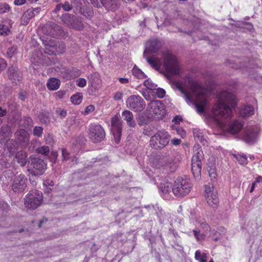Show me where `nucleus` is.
<instances>
[{
    "label": "nucleus",
    "mask_w": 262,
    "mask_h": 262,
    "mask_svg": "<svg viewBox=\"0 0 262 262\" xmlns=\"http://www.w3.org/2000/svg\"><path fill=\"white\" fill-rule=\"evenodd\" d=\"M189 90L186 92L183 86V83L179 81H174L173 85L183 94L184 97L188 104H193L199 113L204 111L207 101L205 99V90L199 83L194 80L189 82Z\"/></svg>",
    "instance_id": "1"
},
{
    "label": "nucleus",
    "mask_w": 262,
    "mask_h": 262,
    "mask_svg": "<svg viewBox=\"0 0 262 262\" xmlns=\"http://www.w3.org/2000/svg\"><path fill=\"white\" fill-rule=\"evenodd\" d=\"M236 104V97L234 94L227 91L220 93L219 102L213 108L212 113L221 127L230 119L232 115V108L235 107Z\"/></svg>",
    "instance_id": "2"
},
{
    "label": "nucleus",
    "mask_w": 262,
    "mask_h": 262,
    "mask_svg": "<svg viewBox=\"0 0 262 262\" xmlns=\"http://www.w3.org/2000/svg\"><path fill=\"white\" fill-rule=\"evenodd\" d=\"M161 46L160 41L157 39L150 40L146 43V49L144 52V57L147 62L156 70H159L162 66L161 60L157 57H148L146 56L147 53L156 52Z\"/></svg>",
    "instance_id": "3"
},
{
    "label": "nucleus",
    "mask_w": 262,
    "mask_h": 262,
    "mask_svg": "<svg viewBox=\"0 0 262 262\" xmlns=\"http://www.w3.org/2000/svg\"><path fill=\"white\" fill-rule=\"evenodd\" d=\"M163 66L169 75H178L180 73V65L176 57L169 51L163 54Z\"/></svg>",
    "instance_id": "4"
},
{
    "label": "nucleus",
    "mask_w": 262,
    "mask_h": 262,
    "mask_svg": "<svg viewBox=\"0 0 262 262\" xmlns=\"http://www.w3.org/2000/svg\"><path fill=\"white\" fill-rule=\"evenodd\" d=\"M193 155L192 157L191 170L195 179L201 177L202 160L204 158L203 152L199 144H195L193 147Z\"/></svg>",
    "instance_id": "5"
},
{
    "label": "nucleus",
    "mask_w": 262,
    "mask_h": 262,
    "mask_svg": "<svg viewBox=\"0 0 262 262\" xmlns=\"http://www.w3.org/2000/svg\"><path fill=\"white\" fill-rule=\"evenodd\" d=\"M171 136L168 132L165 130H159L150 138V145L156 149H162L169 143Z\"/></svg>",
    "instance_id": "6"
},
{
    "label": "nucleus",
    "mask_w": 262,
    "mask_h": 262,
    "mask_svg": "<svg viewBox=\"0 0 262 262\" xmlns=\"http://www.w3.org/2000/svg\"><path fill=\"white\" fill-rule=\"evenodd\" d=\"M191 188V184L188 180L179 178L174 181L172 191L176 196L183 197L189 193Z\"/></svg>",
    "instance_id": "7"
},
{
    "label": "nucleus",
    "mask_w": 262,
    "mask_h": 262,
    "mask_svg": "<svg viewBox=\"0 0 262 262\" xmlns=\"http://www.w3.org/2000/svg\"><path fill=\"white\" fill-rule=\"evenodd\" d=\"M24 200L26 208L35 209L42 203V193L38 190H32L26 196Z\"/></svg>",
    "instance_id": "8"
},
{
    "label": "nucleus",
    "mask_w": 262,
    "mask_h": 262,
    "mask_svg": "<svg viewBox=\"0 0 262 262\" xmlns=\"http://www.w3.org/2000/svg\"><path fill=\"white\" fill-rule=\"evenodd\" d=\"M46 168L45 163L42 160L37 158H31L28 164L29 175L40 176L43 173Z\"/></svg>",
    "instance_id": "9"
},
{
    "label": "nucleus",
    "mask_w": 262,
    "mask_h": 262,
    "mask_svg": "<svg viewBox=\"0 0 262 262\" xmlns=\"http://www.w3.org/2000/svg\"><path fill=\"white\" fill-rule=\"evenodd\" d=\"M147 111L158 119H162L165 114L164 105L158 100L151 101L148 105Z\"/></svg>",
    "instance_id": "10"
},
{
    "label": "nucleus",
    "mask_w": 262,
    "mask_h": 262,
    "mask_svg": "<svg viewBox=\"0 0 262 262\" xmlns=\"http://www.w3.org/2000/svg\"><path fill=\"white\" fill-rule=\"evenodd\" d=\"M105 132L103 127L96 124H91L89 127V136L93 142L101 141L105 137Z\"/></svg>",
    "instance_id": "11"
},
{
    "label": "nucleus",
    "mask_w": 262,
    "mask_h": 262,
    "mask_svg": "<svg viewBox=\"0 0 262 262\" xmlns=\"http://www.w3.org/2000/svg\"><path fill=\"white\" fill-rule=\"evenodd\" d=\"M127 107L135 112H141L145 107L144 100L140 96L132 95L126 101Z\"/></svg>",
    "instance_id": "12"
},
{
    "label": "nucleus",
    "mask_w": 262,
    "mask_h": 262,
    "mask_svg": "<svg viewBox=\"0 0 262 262\" xmlns=\"http://www.w3.org/2000/svg\"><path fill=\"white\" fill-rule=\"evenodd\" d=\"M205 197L208 204L212 208H216L219 203L216 190L212 186H205Z\"/></svg>",
    "instance_id": "13"
},
{
    "label": "nucleus",
    "mask_w": 262,
    "mask_h": 262,
    "mask_svg": "<svg viewBox=\"0 0 262 262\" xmlns=\"http://www.w3.org/2000/svg\"><path fill=\"white\" fill-rule=\"evenodd\" d=\"M84 4L83 0H74L72 2V8L75 13L82 14L86 17H90L93 14L92 9L90 7L84 9L83 7Z\"/></svg>",
    "instance_id": "14"
},
{
    "label": "nucleus",
    "mask_w": 262,
    "mask_h": 262,
    "mask_svg": "<svg viewBox=\"0 0 262 262\" xmlns=\"http://www.w3.org/2000/svg\"><path fill=\"white\" fill-rule=\"evenodd\" d=\"M112 132L114 135L115 142L118 143L121 135L122 123L119 116L115 115L112 118Z\"/></svg>",
    "instance_id": "15"
},
{
    "label": "nucleus",
    "mask_w": 262,
    "mask_h": 262,
    "mask_svg": "<svg viewBox=\"0 0 262 262\" xmlns=\"http://www.w3.org/2000/svg\"><path fill=\"white\" fill-rule=\"evenodd\" d=\"M27 179L25 175L20 174L16 176L12 184V189L15 192H21L27 186Z\"/></svg>",
    "instance_id": "16"
},
{
    "label": "nucleus",
    "mask_w": 262,
    "mask_h": 262,
    "mask_svg": "<svg viewBox=\"0 0 262 262\" xmlns=\"http://www.w3.org/2000/svg\"><path fill=\"white\" fill-rule=\"evenodd\" d=\"M40 10L41 9L39 7L31 8L25 11L21 18V24L23 25H27L32 17L40 12Z\"/></svg>",
    "instance_id": "17"
},
{
    "label": "nucleus",
    "mask_w": 262,
    "mask_h": 262,
    "mask_svg": "<svg viewBox=\"0 0 262 262\" xmlns=\"http://www.w3.org/2000/svg\"><path fill=\"white\" fill-rule=\"evenodd\" d=\"M44 43L46 47L45 53L49 55L59 54L63 53L65 50V46L63 43L59 44L58 47H57V45H49L48 43Z\"/></svg>",
    "instance_id": "18"
},
{
    "label": "nucleus",
    "mask_w": 262,
    "mask_h": 262,
    "mask_svg": "<svg viewBox=\"0 0 262 262\" xmlns=\"http://www.w3.org/2000/svg\"><path fill=\"white\" fill-rule=\"evenodd\" d=\"M8 76L14 85L17 84L21 79L17 69L14 67H11L9 68Z\"/></svg>",
    "instance_id": "19"
},
{
    "label": "nucleus",
    "mask_w": 262,
    "mask_h": 262,
    "mask_svg": "<svg viewBox=\"0 0 262 262\" xmlns=\"http://www.w3.org/2000/svg\"><path fill=\"white\" fill-rule=\"evenodd\" d=\"M163 169L169 172L174 171L178 166L177 163L174 161L173 157L166 159L163 161Z\"/></svg>",
    "instance_id": "20"
},
{
    "label": "nucleus",
    "mask_w": 262,
    "mask_h": 262,
    "mask_svg": "<svg viewBox=\"0 0 262 262\" xmlns=\"http://www.w3.org/2000/svg\"><path fill=\"white\" fill-rule=\"evenodd\" d=\"M89 84L95 90H97L100 87L101 80L99 75L97 73H94L87 76Z\"/></svg>",
    "instance_id": "21"
},
{
    "label": "nucleus",
    "mask_w": 262,
    "mask_h": 262,
    "mask_svg": "<svg viewBox=\"0 0 262 262\" xmlns=\"http://www.w3.org/2000/svg\"><path fill=\"white\" fill-rule=\"evenodd\" d=\"M103 6L107 10H114L118 8L120 4L119 0H100Z\"/></svg>",
    "instance_id": "22"
},
{
    "label": "nucleus",
    "mask_w": 262,
    "mask_h": 262,
    "mask_svg": "<svg viewBox=\"0 0 262 262\" xmlns=\"http://www.w3.org/2000/svg\"><path fill=\"white\" fill-rule=\"evenodd\" d=\"M257 136V129L252 131L248 130L245 133L244 139L245 141L248 143H253L256 141Z\"/></svg>",
    "instance_id": "23"
},
{
    "label": "nucleus",
    "mask_w": 262,
    "mask_h": 262,
    "mask_svg": "<svg viewBox=\"0 0 262 262\" xmlns=\"http://www.w3.org/2000/svg\"><path fill=\"white\" fill-rule=\"evenodd\" d=\"M122 116L124 120L126 121L127 124L130 127H135L136 122L133 121V115L131 112L128 110L123 111L122 113Z\"/></svg>",
    "instance_id": "24"
},
{
    "label": "nucleus",
    "mask_w": 262,
    "mask_h": 262,
    "mask_svg": "<svg viewBox=\"0 0 262 262\" xmlns=\"http://www.w3.org/2000/svg\"><path fill=\"white\" fill-rule=\"evenodd\" d=\"M60 84V80L55 78H51L48 80L47 86L49 90L55 91L59 88Z\"/></svg>",
    "instance_id": "25"
},
{
    "label": "nucleus",
    "mask_w": 262,
    "mask_h": 262,
    "mask_svg": "<svg viewBox=\"0 0 262 262\" xmlns=\"http://www.w3.org/2000/svg\"><path fill=\"white\" fill-rule=\"evenodd\" d=\"M254 114V108L250 105L243 106L239 110V114L241 116L246 117L252 115Z\"/></svg>",
    "instance_id": "26"
},
{
    "label": "nucleus",
    "mask_w": 262,
    "mask_h": 262,
    "mask_svg": "<svg viewBox=\"0 0 262 262\" xmlns=\"http://www.w3.org/2000/svg\"><path fill=\"white\" fill-rule=\"evenodd\" d=\"M27 157L26 153L22 150L18 151L15 156L17 163L22 167L24 166L27 163Z\"/></svg>",
    "instance_id": "27"
},
{
    "label": "nucleus",
    "mask_w": 262,
    "mask_h": 262,
    "mask_svg": "<svg viewBox=\"0 0 262 262\" xmlns=\"http://www.w3.org/2000/svg\"><path fill=\"white\" fill-rule=\"evenodd\" d=\"M7 150L10 154V157L13 156L17 150V144L13 140H8L6 143Z\"/></svg>",
    "instance_id": "28"
},
{
    "label": "nucleus",
    "mask_w": 262,
    "mask_h": 262,
    "mask_svg": "<svg viewBox=\"0 0 262 262\" xmlns=\"http://www.w3.org/2000/svg\"><path fill=\"white\" fill-rule=\"evenodd\" d=\"M18 140L20 142H26L28 141L29 135L27 132L24 129L18 130L15 134Z\"/></svg>",
    "instance_id": "29"
},
{
    "label": "nucleus",
    "mask_w": 262,
    "mask_h": 262,
    "mask_svg": "<svg viewBox=\"0 0 262 262\" xmlns=\"http://www.w3.org/2000/svg\"><path fill=\"white\" fill-rule=\"evenodd\" d=\"M243 127V124L242 123L236 121L230 125L228 131L232 134H235L239 132Z\"/></svg>",
    "instance_id": "30"
},
{
    "label": "nucleus",
    "mask_w": 262,
    "mask_h": 262,
    "mask_svg": "<svg viewBox=\"0 0 262 262\" xmlns=\"http://www.w3.org/2000/svg\"><path fill=\"white\" fill-rule=\"evenodd\" d=\"M10 129L8 126L3 125L0 129V140H3L9 137Z\"/></svg>",
    "instance_id": "31"
},
{
    "label": "nucleus",
    "mask_w": 262,
    "mask_h": 262,
    "mask_svg": "<svg viewBox=\"0 0 262 262\" xmlns=\"http://www.w3.org/2000/svg\"><path fill=\"white\" fill-rule=\"evenodd\" d=\"M82 98V94L78 93L72 96L71 97V100L73 104L78 105L81 102Z\"/></svg>",
    "instance_id": "32"
},
{
    "label": "nucleus",
    "mask_w": 262,
    "mask_h": 262,
    "mask_svg": "<svg viewBox=\"0 0 262 262\" xmlns=\"http://www.w3.org/2000/svg\"><path fill=\"white\" fill-rule=\"evenodd\" d=\"M195 258L199 262H206L207 254L205 253H201L200 250H197L195 253Z\"/></svg>",
    "instance_id": "33"
},
{
    "label": "nucleus",
    "mask_w": 262,
    "mask_h": 262,
    "mask_svg": "<svg viewBox=\"0 0 262 262\" xmlns=\"http://www.w3.org/2000/svg\"><path fill=\"white\" fill-rule=\"evenodd\" d=\"M133 74L136 77L140 79H143L145 78L146 76L144 73L139 69L136 67H134L132 70Z\"/></svg>",
    "instance_id": "34"
},
{
    "label": "nucleus",
    "mask_w": 262,
    "mask_h": 262,
    "mask_svg": "<svg viewBox=\"0 0 262 262\" xmlns=\"http://www.w3.org/2000/svg\"><path fill=\"white\" fill-rule=\"evenodd\" d=\"M72 15L70 14H65L62 15V19L64 23H65L69 27L71 28L73 24V19H72Z\"/></svg>",
    "instance_id": "35"
},
{
    "label": "nucleus",
    "mask_w": 262,
    "mask_h": 262,
    "mask_svg": "<svg viewBox=\"0 0 262 262\" xmlns=\"http://www.w3.org/2000/svg\"><path fill=\"white\" fill-rule=\"evenodd\" d=\"M161 191L164 193H169L171 191V185L170 183L166 182L161 184Z\"/></svg>",
    "instance_id": "36"
},
{
    "label": "nucleus",
    "mask_w": 262,
    "mask_h": 262,
    "mask_svg": "<svg viewBox=\"0 0 262 262\" xmlns=\"http://www.w3.org/2000/svg\"><path fill=\"white\" fill-rule=\"evenodd\" d=\"M235 158L241 165H245L247 164V157L245 154L237 155L235 156Z\"/></svg>",
    "instance_id": "37"
},
{
    "label": "nucleus",
    "mask_w": 262,
    "mask_h": 262,
    "mask_svg": "<svg viewBox=\"0 0 262 262\" xmlns=\"http://www.w3.org/2000/svg\"><path fill=\"white\" fill-rule=\"evenodd\" d=\"M72 22L73 24L71 26L72 28L78 30H81L82 29L83 25L81 20L75 19H74Z\"/></svg>",
    "instance_id": "38"
},
{
    "label": "nucleus",
    "mask_w": 262,
    "mask_h": 262,
    "mask_svg": "<svg viewBox=\"0 0 262 262\" xmlns=\"http://www.w3.org/2000/svg\"><path fill=\"white\" fill-rule=\"evenodd\" d=\"M193 134L195 140L200 142H203L204 136L203 133L199 129H195L193 131Z\"/></svg>",
    "instance_id": "39"
},
{
    "label": "nucleus",
    "mask_w": 262,
    "mask_h": 262,
    "mask_svg": "<svg viewBox=\"0 0 262 262\" xmlns=\"http://www.w3.org/2000/svg\"><path fill=\"white\" fill-rule=\"evenodd\" d=\"M192 232L197 241H202L205 239V234L204 233H201L200 230H193Z\"/></svg>",
    "instance_id": "40"
},
{
    "label": "nucleus",
    "mask_w": 262,
    "mask_h": 262,
    "mask_svg": "<svg viewBox=\"0 0 262 262\" xmlns=\"http://www.w3.org/2000/svg\"><path fill=\"white\" fill-rule=\"evenodd\" d=\"M22 125L25 128H28L30 126H32V120L31 118L29 117H25L21 121Z\"/></svg>",
    "instance_id": "41"
},
{
    "label": "nucleus",
    "mask_w": 262,
    "mask_h": 262,
    "mask_svg": "<svg viewBox=\"0 0 262 262\" xmlns=\"http://www.w3.org/2000/svg\"><path fill=\"white\" fill-rule=\"evenodd\" d=\"M9 32V28L7 26L4 24H0V35L3 36H7Z\"/></svg>",
    "instance_id": "42"
},
{
    "label": "nucleus",
    "mask_w": 262,
    "mask_h": 262,
    "mask_svg": "<svg viewBox=\"0 0 262 262\" xmlns=\"http://www.w3.org/2000/svg\"><path fill=\"white\" fill-rule=\"evenodd\" d=\"M50 28L51 29L50 30V31H48L46 32V33L48 35L54 36L55 35V34L53 32V31H55L56 29H58L59 27L55 24H53L51 26L49 25H47L46 28L50 29Z\"/></svg>",
    "instance_id": "43"
},
{
    "label": "nucleus",
    "mask_w": 262,
    "mask_h": 262,
    "mask_svg": "<svg viewBox=\"0 0 262 262\" xmlns=\"http://www.w3.org/2000/svg\"><path fill=\"white\" fill-rule=\"evenodd\" d=\"M10 9L9 6L6 3L0 4V14L8 12Z\"/></svg>",
    "instance_id": "44"
},
{
    "label": "nucleus",
    "mask_w": 262,
    "mask_h": 262,
    "mask_svg": "<svg viewBox=\"0 0 262 262\" xmlns=\"http://www.w3.org/2000/svg\"><path fill=\"white\" fill-rule=\"evenodd\" d=\"M144 85L148 89L152 90L155 89L156 85L151 80L148 79L144 81Z\"/></svg>",
    "instance_id": "45"
},
{
    "label": "nucleus",
    "mask_w": 262,
    "mask_h": 262,
    "mask_svg": "<svg viewBox=\"0 0 262 262\" xmlns=\"http://www.w3.org/2000/svg\"><path fill=\"white\" fill-rule=\"evenodd\" d=\"M43 185L47 187V191H49V190H51L52 189V188L54 186V183L52 180L47 179L44 181Z\"/></svg>",
    "instance_id": "46"
},
{
    "label": "nucleus",
    "mask_w": 262,
    "mask_h": 262,
    "mask_svg": "<svg viewBox=\"0 0 262 262\" xmlns=\"http://www.w3.org/2000/svg\"><path fill=\"white\" fill-rule=\"evenodd\" d=\"M76 82V85L80 88H84L86 84V80L83 78H78Z\"/></svg>",
    "instance_id": "47"
},
{
    "label": "nucleus",
    "mask_w": 262,
    "mask_h": 262,
    "mask_svg": "<svg viewBox=\"0 0 262 262\" xmlns=\"http://www.w3.org/2000/svg\"><path fill=\"white\" fill-rule=\"evenodd\" d=\"M38 152L42 155H47L49 153V148L47 146H43L37 149Z\"/></svg>",
    "instance_id": "48"
},
{
    "label": "nucleus",
    "mask_w": 262,
    "mask_h": 262,
    "mask_svg": "<svg viewBox=\"0 0 262 262\" xmlns=\"http://www.w3.org/2000/svg\"><path fill=\"white\" fill-rule=\"evenodd\" d=\"M43 128L40 126H35L33 129L34 136L40 137L42 135Z\"/></svg>",
    "instance_id": "49"
},
{
    "label": "nucleus",
    "mask_w": 262,
    "mask_h": 262,
    "mask_svg": "<svg viewBox=\"0 0 262 262\" xmlns=\"http://www.w3.org/2000/svg\"><path fill=\"white\" fill-rule=\"evenodd\" d=\"M41 59L38 56H36L35 54H33L31 57V61L32 63L37 64L40 62Z\"/></svg>",
    "instance_id": "50"
},
{
    "label": "nucleus",
    "mask_w": 262,
    "mask_h": 262,
    "mask_svg": "<svg viewBox=\"0 0 262 262\" xmlns=\"http://www.w3.org/2000/svg\"><path fill=\"white\" fill-rule=\"evenodd\" d=\"M62 5V8L65 11H69L72 8V4L70 5L69 2H66L63 4Z\"/></svg>",
    "instance_id": "51"
},
{
    "label": "nucleus",
    "mask_w": 262,
    "mask_h": 262,
    "mask_svg": "<svg viewBox=\"0 0 262 262\" xmlns=\"http://www.w3.org/2000/svg\"><path fill=\"white\" fill-rule=\"evenodd\" d=\"M16 52V49L15 47H11L8 49L7 55L11 58Z\"/></svg>",
    "instance_id": "52"
},
{
    "label": "nucleus",
    "mask_w": 262,
    "mask_h": 262,
    "mask_svg": "<svg viewBox=\"0 0 262 262\" xmlns=\"http://www.w3.org/2000/svg\"><path fill=\"white\" fill-rule=\"evenodd\" d=\"M200 226L202 229H203L205 231H209L211 233H213V232L214 231V230L213 231H211L210 230V228L209 226L205 222H202L200 223Z\"/></svg>",
    "instance_id": "53"
},
{
    "label": "nucleus",
    "mask_w": 262,
    "mask_h": 262,
    "mask_svg": "<svg viewBox=\"0 0 262 262\" xmlns=\"http://www.w3.org/2000/svg\"><path fill=\"white\" fill-rule=\"evenodd\" d=\"M95 110V106L93 105H90L86 107L84 115H88L90 113H92Z\"/></svg>",
    "instance_id": "54"
},
{
    "label": "nucleus",
    "mask_w": 262,
    "mask_h": 262,
    "mask_svg": "<svg viewBox=\"0 0 262 262\" xmlns=\"http://www.w3.org/2000/svg\"><path fill=\"white\" fill-rule=\"evenodd\" d=\"M156 94L159 98H162L165 96V91L162 89H158Z\"/></svg>",
    "instance_id": "55"
},
{
    "label": "nucleus",
    "mask_w": 262,
    "mask_h": 262,
    "mask_svg": "<svg viewBox=\"0 0 262 262\" xmlns=\"http://www.w3.org/2000/svg\"><path fill=\"white\" fill-rule=\"evenodd\" d=\"M209 175L211 179H215L216 176V173L214 168H210L209 170Z\"/></svg>",
    "instance_id": "56"
},
{
    "label": "nucleus",
    "mask_w": 262,
    "mask_h": 262,
    "mask_svg": "<svg viewBox=\"0 0 262 262\" xmlns=\"http://www.w3.org/2000/svg\"><path fill=\"white\" fill-rule=\"evenodd\" d=\"M62 155L64 160H68L69 159V153L67 150L63 149L62 150Z\"/></svg>",
    "instance_id": "57"
},
{
    "label": "nucleus",
    "mask_w": 262,
    "mask_h": 262,
    "mask_svg": "<svg viewBox=\"0 0 262 262\" xmlns=\"http://www.w3.org/2000/svg\"><path fill=\"white\" fill-rule=\"evenodd\" d=\"M122 93L121 92H116L114 96V98L115 100L119 101L122 98Z\"/></svg>",
    "instance_id": "58"
},
{
    "label": "nucleus",
    "mask_w": 262,
    "mask_h": 262,
    "mask_svg": "<svg viewBox=\"0 0 262 262\" xmlns=\"http://www.w3.org/2000/svg\"><path fill=\"white\" fill-rule=\"evenodd\" d=\"M7 64L4 59L0 58V72L4 70L6 67Z\"/></svg>",
    "instance_id": "59"
},
{
    "label": "nucleus",
    "mask_w": 262,
    "mask_h": 262,
    "mask_svg": "<svg viewBox=\"0 0 262 262\" xmlns=\"http://www.w3.org/2000/svg\"><path fill=\"white\" fill-rule=\"evenodd\" d=\"M18 98L21 101H25L27 98V93L25 92H20L18 95Z\"/></svg>",
    "instance_id": "60"
},
{
    "label": "nucleus",
    "mask_w": 262,
    "mask_h": 262,
    "mask_svg": "<svg viewBox=\"0 0 262 262\" xmlns=\"http://www.w3.org/2000/svg\"><path fill=\"white\" fill-rule=\"evenodd\" d=\"M171 143L173 145H178L181 143V140L178 138H174L171 140Z\"/></svg>",
    "instance_id": "61"
},
{
    "label": "nucleus",
    "mask_w": 262,
    "mask_h": 262,
    "mask_svg": "<svg viewBox=\"0 0 262 262\" xmlns=\"http://www.w3.org/2000/svg\"><path fill=\"white\" fill-rule=\"evenodd\" d=\"M57 113L58 115L61 116L62 117H66L67 115V112L64 110L59 109V110L57 111Z\"/></svg>",
    "instance_id": "62"
},
{
    "label": "nucleus",
    "mask_w": 262,
    "mask_h": 262,
    "mask_svg": "<svg viewBox=\"0 0 262 262\" xmlns=\"http://www.w3.org/2000/svg\"><path fill=\"white\" fill-rule=\"evenodd\" d=\"M26 0H15L14 4L16 6H21L24 4Z\"/></svg>",
    "instance_id": "63"
},
{
    "label": "nucleus",
    "mask_w": 262,
    "mask_h": 262,
    "mask_svg": "<svg viewBox=\"0 0 262 262\" xmlns=\"http://www.w3.org/2000/svg\"><path fill=\"white\" fill-rule=\"evenodd\" d=\"M56 95L57 97L59 98H62L64 95H65V92L63 91H58L56 93Z\"/></svg>",
    "instance_id": "64"
}]
</instances>
